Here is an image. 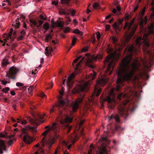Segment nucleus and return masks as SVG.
<instances>
[{
    "mask_svg": "<svg viewBox=\"0 0 154 154\" xmlns=\"http://www.w3.org/2000/svg\"><path fill=\"white\" fill-rule=\"evenodd\" d=\"M151 48L148 35L145 34L143 37L137 38L135 45L133 44L125 50V52L127 50L130 54L122 60L121 67L117 71L119 77L117 80L115 89L118 92H122L117 96L121 103L118 105L117 109L119 114L124 118L128 115V109L125 106L129 102L134 91L133 88L129 86L122 88V81H130L134 71L141 72L144 68L147 67L148 63L153 61L154 53L151 51Z\"/></svg>",
    "mask_w": 154,
    "mask_h": 154,
    "instance_id": "f257e3e1",
    "label": "nucleus"
},
{
    "mask_svg": "<svg viewBox=\"0 0 154 154\" xmlns=\"http://www.w3.org/2000/svg\"><path fill=\"white\" fill-rule=\"evenodd\" d=\"M89 83L87 82L82 81V82L79 85L77 88L75 92L79 94L80 97L78 98L75 102H72L70 104L69 103L68 100L66 99H62L60 100L56 104V106L58 108L59 111V116L60 118L59 119V123L56 124L53 123L52 126L50 127L49 126H46L45 128H48L47 130L49 131H53L56 134H57L60 130L66 129L67 133H68L71 129L72 126L70 125L68 123L72 122V118L68 116H65V119L62 118L63 112L62 111L65 110L66 108L69 107L68 105H70V107L72 111L75 112L76 111L80 104L82 103L83 99L85 97V93L88 91L89 88Z\"/></svg>",
    "mask_w": 154,
    "mask_h": 154,
    "instance_id": "f03ea898",
    "label": "nucleus"
},
{
    "mask_svg": "<svg viewBox=\"0 0 154 154\" xmlns=\"http://www.w3.org/2000/svg\"><path fill=\"white\" fill-rule=\"evenodd\" d=\"M85 57H82L79 62L76 64L77 67H75V69H78V67L80 66L83 61L85 62V64L87 66L93 68L94 67V66L93 63V60H95L97 59H100L101 57L102 56L100 55H97L91 57L89 54H85Z\"/></svg>",
    "mask_w": 154,
    "mask_h": 154,
    "instance_id": "7ed1b4c3",
    "label": "nucleus"
},
{
    "mask_svg": "<svg viewBox=\"0 0 154 154\" xmlns=\"http://www.w3.org/2000/svg\"><path fill=\"white\" fill-rule=\"evenodd\" d=\"M32 115L33 118H31L30 116L27 117L28 120L32 124L37 126L40 124V122L43 123L44 122V120H41L43 118L45 114L42 115L39 112H37L36 113H32Z\"/></svg>",
    "mask_w": 154,
    "mask_h": 154,
    "instance_id": "20e7f679",
    "label": "nucleus"
},
{
    "mask_svg": "<svg viewBox=\"0 0 154 154\" xmlns=\"http://www.w3.org/2000/svg\"><path fill=\"white\" fill-rule=\"evenodd\" d=\"M48 132V130H46L44 131L42 134L43 136H44L41 141V142L42 143V145L43 146H44L45 144H47L49 146L48 147H51L54 144L55 140L57 139L59 136V135L56 134L54 137L51 136L48 137L46 139L45 136L47 134Z\"/></svg>",
    "mask_w": 154,
    "mask_h": 154,
    "instance_id": "39448f33",
    "label": "nucleus"
},
{
    "mask_svg": "<svg viewBox=\"0 0 154 154\" xmlns=\"http://www.w3.org/2000/svg\"><path fill=\"white\" fill-rule=\"evenodd\" d=\"M28 130L35 132V130L34 127H31L29 125L26 126L25 128H22L21 130L22 133L25 134L23 137V141L28 144H29L31 142V139L27 134V131Z\"/></svg>",
    "mask_w": 154,
    "mask_h": 154,
    "instance_id": "423d86ee",
    "label": "nucleus"
},
{
    "mask_svg": "<svg viewBox=\"0 0 154 154\" xmlns=\"http://www.w3.org/2000/svg\"><path fill=\"white\" fill-rule=\"evenodd\" d=\"M135 20V18H134L130 23L126 22L124 27V29L128 28V30L130 31V35L131 37L134 34L138 27L137 25L134 24Z\"/></svg>",
    "mask_w": 154,
    "mask_h": 154,
    "instance_id": "0eeeda50",
    "label": "nucleus"
},
{
    "mask_svg": "<svg viewBox=\"0 0 154 154\" xmlns=\"http://www.w3.org/2000/svg\"><path fill=\"white\" fill-rule=\"evenodd\" d=\"M19 71L18 68L16 67L12 66L10 68L8 72H7L6 76L9 79H15L16 75Z\"/></svg>",
    "mask_w": 154,
    "mask_h": 154,
    "instance_id": "6e6552de",
    "label": "nucleus"
},
{
    "mask_svg": "<svg viewBox=\"0 0 154 154\" xmlns=\"http://www.w3.org/2000/svg\"><path fill=\"white\" fill-rule=\"evenodd\" d=\"M146 8L144 7L139 13L141 16L140 25L141 28L143 27V26L147 23V18L146 16L145 17L144 19L142 18L144 14Z\"/></svg>",
    "mask_w": 154,
    "mask_h": 154,
    "instance_id": "1a4fd4ad",
    "label": "nucleus"
},
{
    "mask_svg": "<svg viewBox=\"0 0 154 154\" xmlns=\"http://www.w3.org/2000/svg\"><path fill=\"white\" fill-rule=\"evenodd\" d=\"M113 60L110 57H107L104 62V65L107 66L106 72L110 71L111 67L113 64Z\"/></svg>",
    "mask_w": 154,
    "mask_h": 154,
    "instance_id": "9d476101",
    "label": "nucleus"
},
{
    "mask_svg": "<svg viewBox=\"0 0 154 154\" xmlns=\"http://www.w3.org/2000/svg\"><path fill=\"white\" fill-rule=\"evenodd\" d=\"M102 91L101 88L99 87L95 86L94 91L91 96V97L92 99H94L95 97H97L100 94Z\"/></svg>",
    "mask_w": 154,
    "mask_h": 154,
    "instance_id": "9b49d317",
    "label": "nucleus"
},
{
    "mask_svg": "<svg viewBox=\"0 0 154 154\" xmlns=\"http://www.w3.org/2000/svg\"><path fill=\"white\" fill-rule=\"evenodd\" d=\"M75 75L74 73H72L68 77V80L66 81V84L67 87H69V88H71L73 84V80L74 79Z\"/></svg>",
    "mask_w": 154,
    "mask_h": 154,
    "instance_id": "f8f14e48",
    "label": "nucleus"
},
{
    "mask_svg": "<svg viewBox=\"0 0 154 154\" xmlns=\"http://www.w3.org/2000/svg\"><path fill=\"white\" fill-rule=\"evenodd\" d=\"M111 123H110L109 124L107 125V128H109L110 129H111L112 132H114L116 131H123V129L120 126H117L114 125L113 128H112L111 125Z\"/></svg>",
    "mask_w": 154,
    "mask_h": 154,
    "instance_id": "ddd939ff",
    "label": "nucleus"
},
{
    "mask_svg": "<svg viewBox=\"0 0 154 154\" xmlns=\"http://www.w3.org/2000/svg\"><path fill=\"white\" fill-rule=\"evenodd\" d=\"M30 22L31 23H32V25L37 27L38 29L39 27H41V26L43 23V22L42 20H39L38 21V23L36 20L33 19H30Z\"/></svg>",
    "mask_w": 154,
    "mask_h": 154,
    "instance_id": "4468645a",
    "label": "nucleus"
},
{
    "mask_svg": "<svg viewBox=\"0 0 154 154\" xmlns=\"http://www.w3.org/2000/svg\"><path fill=\"white\" fill-rule=\"evenodd\" d=\"M78 138L77 135L76 134H73L69 136L68 141L69 143L74 144Z\"/></svg>",
    "mask_w": 154,
    "mask_h": 154,
    "instance_id": "2eb2a0df",
    "label": "nucleus"
},
{
    "mask_svg": "<svg viewBox=\"0 0 154 154\" xmlns=\"http://www.w3.org/2000/svg\"><path fill=\"white\" fill-rule=\"evenodd\" d=\"M114 119L117 122H119L120 121L119 116L117 115H115V116L112 115L109 116L108 118V121L109 122H110Z\"/></svg>",
    "mask_w": 154,
    "mask_h": 154,
    "instance_id": "dca6fc26",
    "label": "nucleus"
},
{
    "mask_svg": "<svg viewBox=\"0 0 154 154\" xmlns=\"http://www.w3.org/2000/svg\"><path fill=\"white\" fill-rule=\"evenodd\" d=\"M107 81L104 78H102L98 81L97 83L100 86H103L107 83Z\"/></svg>",
    "mask_w": 154,
    "mask_h": 154,
    "instance_id": "f3484780",
    "label": "nucleus"
},
{
    "mask_svg": "<svg viewBox=\"0 0 154 154\" xmlns=\"http://www.w3.org/2000/svg\"><path fill=\"white\" fill-rule=\"evenodd\" d=\"M6 147L4 141L1 140H0V153H2V149L5 150Z\"/></svg>",
    "mask_w": 154,
    "mask_h": 154,
    "instance_id": "a211bd4d",
    "label": "nucleus"
},
{
    "mask_svg": "<svg viewBox=\"0 0 154 154\" xmlns=\"http://www.w3.org/2000/svg\"><path fill=\"white\" fill-rule=\"evenodd\" d=\"M19 18H17L16 20L14 23H13L12 24V26L15 29H17L19 27L20 23L19 21Z\"/></svg>",
    "mask_w": 154,
    "mask_h": 154,
    "instance_id": "6ab92c4d",
    "label": "nucleus"
},
{
    "mask_svg": "<svg viewBox=\"0 0 154 154\" xmlns=\"http://www.w3.org/2000/svg\"><path fill=\"white\" fill-rule=\"evenodd\" d=\"M53 51L52 48H49L48 49V47H47L45 49V54L47 56L50 55L51 54V52Z\"/></svg>",
    "mask_w": 154,
    "mask_h": 154,
    "instance_id": "aec40b11",
    "label": "nucleus"
},
{
    "mask_svg": "<svg viewBox=\"0 0 154 154\" xmlns=\"http://www.w3.org/2000/svg\"><path fill=\"white\" fill-rule=\"evenodd\" d=\"M17 122L18 123H20L22 125H26L27 123L26 120L24 119H23L21 118L20 117L17 118Z\"/></svg>",
    "mask_w": 154,
    "mask_h": 154,
    "instance_id": "412c9836",
    "label": "nucleus"
},
{
    "mask_svg": "<svg viewBox=\"0 0 154 154\" xmlns=\"http://www.w3.org/2000/svg\"><path fill=\"white\" fill-rule=\"evenodd\" d=\"M59 13L60 14H63L67 16L69 15V13L67 12V10L65 11V9L63 8L60 9L59 11Z\"/></svg>",
    "mask_w": 154,
    "mask_h": 154,
    "instance_id": "4be33fe9",
    "label": "nucleus"
},
{
    "mask_svg": "<svg viewBox=\"0 0 154 154\" xmlns=\"http://www.w3.org/2000/svg\"><path fill=\"white\" fill-rule=\"evenodd\" d=\"M97 73L94 72H93L92 73H91L88 76V78L89 80H94L96 76Z\"/></svg>",
    "mask_w": 154,
    "mask_h": 154,
    "instance_id": "5701e85b",
    "label": "nucleus"
},
{
    "mask_svg": "<svg viewBox=\"0 0 154 154\" xmlns=\"http://www.w3.org/2000/svg\"><path fill=\"white\" fill-rule=\"evenodd\" d=\"M121 8L120 6H117L116 7V8H114L112 11V12L114 14H116L119 15V14L120 12H117V10L119 12L121 11Z\"/></svg>",
    "mask_w": 154,
    "mask_h": 154,
    "instance_id": "b1692460",
    "label": "nucleus"
},
{
    "mask_svg": "<svg viewBox=\"0 0 154 154\" xmlns=\"http://www.w3.org/2000/svg\"><path fill=\"white\" fill-rule=\"evenodd\" d=\"M149 30L151 34L153 33V29H154V24L153 23L151 24L148 27Z\"/></svg>",
    "mask_w": 154,
    "mask_h": 154,
    "instance_id": "393cba45",
    "label": "nucleus"
},
{
    "mask_svg": "<svg viewBox=\"0 0 154 154\" xmlns=\"http://www.w3.org/2000/svg\"><path fill=\"white\" fill-rule=\"evenodd\" d=\"M107 154V151L105 147L102 148L100 151V154Z\"/></svg>",
    "mask_w": 154,
    "mask_h": 154,
    "instance_id": "a878e982",
    "label": "nucleus"
},
{
    "mask_svg": "<svg viewBox=\"0 0 154 154\" xmlns=\"http://www.w3.org/2000/svg\"><path fill=\"white\" fill-rule=\"evenodd\" d=\"M60 1L62 4H65L68 6L69 5V2L71 0H60Z\"/></svg>",
    "mask_w": 154,
    "mask_h": 154,
    "instance_id": "bb28decb",
    "label": "nucleus"
},
{
    "mask_svg": "<svg viewBox=\"0 0 154 154\" xmlns=\"http://www.w3.org/2000/svg\"><path fill=\"white\" fill-rule=\"evenodd\" d=\"M35 154H45L44 153V150L42 149V148H40L39 149L36 151Z\"/></svg>",
    "mask_w": 154,
    "mask_h": 154,
    "instance_id": "cd10ccee",
    "label": "nucleus"
},
{
    "mask_svg": "<svg viewBox=\"0 0 154 154\" xmlns=\"http://www.w3.org/2000/svg\"><path fill=\"white\" fill-rule=\"evenodd\" d=\"M51 38L52 36L50 34H47L46 35L45 39L47 42H48L49 39H51Z\"/></svg>",
    "mask_w": 154,
    "mask_h": 154,
    "instance_id": "c85d7f7f",
    "label": "nucleus"
},
{
    "mask_svg": "<svg viewBox=\"0 0 154 154\" xmlns=\"http://www.w3.org/2000/svg\"><path fill=\"white\" fill-rule=\"evenodd\" d=\"M49 28V24L48 23H46L43 25V28L46 30H48Z\"/></svg>",
    "mask_w": 154,
    "mask_h": 154,
    "instance_id": "c756f323",
    "label": "nucleus"
},
{
    "mask_svg": "<svg viewBox=\"0 0 154 154\" xmlns=\"http://www.w3.org/2000/svg\"><path fill=\"white\" fill-rule=\"evenodd\" d=\"M73 32L75 34H78L81 35H83V33L78 29H75L73 31Z\"/></svg>",
    "mask_w": 154,
    "mask_h": 154,
    "instance_id": "7c9ffc66",
    "label": "nucleus"
},
{
    "mask_svg": "<svg viewBox=\"0 0 154 154\" xmlns=\"http://www.w3.org/2000/svg\"><path fill=\"white\" fill-rule=\"evenodd\" d=\"M67 12L69 13H71L72 16H74L75 15V11L74 10H71L70 9H68L67 10Z\"/></svg>",
    "mask_w": 154,
    "mask_h": 154,
    "instance_id": "2f4dec72",
    "label": "nucleus"
},
{
    "mask_svg": "<svg viewBox=\"0 0 154 154\" xmlns=\"http://www.w3.org/2000/svg\"><path fill=\"white\" fill-rule=\"evenodd\" d=\"M8 63L6 59L4 60L2 62V65L3 66H6Z\"/></svg>",
    "mask_w": 154,
    "mask_h": 154,
    "instance_id": "473e14b6",
    "label": "nucleus"
},
{
    "mask_svg": "<svg viewBox=\"0 0 154 154\" xmlns=\"http://www.w3.org/2000/svg\"><path fill=\"white\" fill-rule=\"evenodd\" d=\"M112 26L113 27L116 29H119L120 27L119 25L116 22H115Z\"/></svg>",
    "mask_w": 154,
    "mask_h": 154,
    "instance_id": "72a5a7b5",
    "label": "nucleus"
},
{
    "mask_svg": "<svg viewBox=\"0 0 154 154\" xmlns=\"http://www.w3.org/2000/svg\"><path fill=\"white\" fill-rule=\"evenodd\" d=\"M90 149L88 150V154H92V150L94 148V146L93 144H91L90 145Z\"/></svg>",
    "mask_w": 154,
    "mask_h": 154,
    "instance_id": "f704fd0d",
    "label": "nucleus"
},
{
    "mask_svg": "<svg viewBox=\"0 0 154 154\" xmlns=\"http://www.w3.org/2000/svg\"><path fill=\"white\" fill-rule=\"evenodd\" d=\"M107 100L109 103H111L112 102H114V100L112 99L109 96L107 97Z\"/></svg>",
    "mask_w": 154,
    "mask_h": 154,
    "instance_id": "c9c22d12",
    "label": "nucleus"
},
{
    "mask_svg": "<svg viewBox=\"0 0 154 154\" xmlns=\"http://www.w3.org/2000/svg\"><path fill=\"white\" fill-rule=\"evenodd\" d=\"M14 30L13 28H11L10 29V32H9L8 35V38H10V39L11 38V36Z\"/></svg>",
    "mask_w": 154,
    "mask_h": 154,
    "instance_id": "e433bc0d",
    "label": "nucleus"
},
{
    "mask_svg": "<svg viewBox=\"0 0 154 154\" xmlns=\"http://www.w3.org/2000/svg\"><path fill=\"white\" fill-rule=\"evenodd\" d=\"M112 41L113 44H115V45L117 44L116 43L118 41V39L117 38H116L115 37H113L112 38Z\"/></svg>",
    "mask_w": 154,
    "mask_h": 154,
    "instance_id": "4c0bfd02",
    "label": "nucleus"
},
{
    "mask_svg": "<svg viewBox=\"0 0 154 154\" xmlns=\"http://www.w3.org/2000/svg\"><path fill=\"white\" fill-rule=\"evenodd\" d=\"M93 8L94 9H99L100 5L97 3H95L93 5Z\"/></svg>",
    "mask_w": 154,
    "mask_h": 154,
    "instance_id": "58836bf2",
    "label": "nucleus"
},
{
    "mask_svg": "<svg viewBox=\"0 0 154 154\" xmlns=\"http://www.w3.org/2000/svg\"><path fill=\"white\" fill-rule=\"evenodd\" d=\"M34 88V86H31V87L30 86L29 88H28V90L30 94H31L32 93V92L33 91Z\"/></svg>",
    "mask_w": 154,
    "mask_h": 154,
    "instance_id": "ea45409f",
    "label": "nucleus"
},
{
    "mask_svg": "<svg viewBox=\"0 0 154 154\" xmlns=\"http://www.w3.org/2000/svg\"><path fill=\"white\" fill-rule=\"evenodd\" d=\"M10 88L9 87H6L5 88H3L2 90V91L5 93H7L9 90Z\"/></svg>",
    "mask_w": 154,
    "mask_h": 154,
    "instance_id": "a19ab883",
    "label": "nucleus"
},
{
    "mask_svg": "<svg viewBox=\"0 0 154 154\" xmlns=\"http://www.w3.org/2000/svg\"><path fill=\"white\" fill-rule=\"evenodd\" d=\"M77 38H76L74 37L72 39V42L71 44V45L72 46H73L75 45L76 41V40Z\"/></svg>",
    "mask_w": 154,
    "mask_h": 154,
    "instance_id": "79ce46f5",
    "label": "nucleus"
},
{
    "mask_svg": "<svg viewBox=\"0 0 154 154\" xmlns=\"http://www.w3.org/2000/svg\"><path fill=\"white\" fill-rule=\"evenodd\" d=\"M82 56H79V57H78L76 59H75V60H74L73 62V65H74V64L75 63L78 61V60L79 59H80L81 58H82Z\"/></svg>",
    "mask_w": 154,
    "mask_h": 154,
    "instance_id": "37998d69",
    "label": "nucleus"
},
{
    "mask_svg": "<svg viewBox=\"0 0 154 154\" xmlns=\"http://www.w3.org/2000/svg\"><path fill=\"white\" fill-rule=\"evenodd\" d=\"M101 140L103 141H108L107 137L106 136H105L101 137Z\"/></svg>",
    "mask_w": 154,
    "mask_h": 154,
    "instance_id": "c03bdc74",
    "label": "nucleus"
},
{
    "mask_svg": "<svg viewBox=\"0 0 154 154\" xmlns=\"http://www.w3.org/2000/svg\"><path fill=\"white\" fill-rule=\"evenodd\" d=\"M55 25H57L59 27H62L63 26L62 23L61 22H59L58 23H56Z\"/></svg>",
    "mask_w": 154,
    "mask_h": 154,
    "instance_id": "a18cd8bd",
    "label": "nucleus"
},
{
    "mask_svg": "<svg viewBox=\"0 0 154 154\" xmlns=\"http://www.w3.org/2000/svg\"><path fill=\"white\" fill-rule=\"evenodd\" d=\"M3 2H6L7 3L8 5V6H11V3L9 0H6Z\"/></svg>",
    "mask_w": 154,
    "mask_h": 154,
    "instance_id": "49530a36",
    "label": "nucleus"
},
{
    "mask_svg": "<svg viewBox=\"0 0 154 154\" xmlns=\"http://www.w3.org/2000/svg\"><path fill=\"white\" fill-rule=\"evenodd\" d=\"M20 33L21 35H23V36H24V35H25L26 32L25 31L24 29H22L21 31L20 32Z\"/></svg>",
    "mask_w": 154,
    "mask_h": 154,
    "instance_id": "de8ad7c7",
    "label": "nucleus"
},
{
    "mask_svg": "<svg viewBox=\"0 0 154 154\" xmlns=\"http://www.w3.org/2000/svg\"><path fill=\"white\" fill-rule=\"evenodd\" d=\"M124 20L123 19H119L118 20V22H119V25H122V22H123Z\"/></svg>",
    "mask_w": 154,
    "mask_h": 154,
    "instance_id": "09e8293b",
    "label": "nucleus"
},
{
    "mask_svg": "<svg viewBox=\"0 0 154 154\" xmlns=\"http://www.w3.org/2000/svg\"><path fill=\"white\" fill-rule=\"evenodd\" d=\"M24 36L21 35L19 36L17 38V40L18 41H21L23 40Z\"/></svg>",
    "mask_w": 154,
    "mask_h": 154,
    "instance_id": "8fccbe9b",
    "label": "nucleus"
},
{
    "mask_svg": "<svg viewBox=\"0 0 154 154\" xmlns=\"http://www.w3.org/2000/svg\"><path fill=\"white\" fill-rule=\"evenodd\" d=\"M16 85L18 87H21L23 86V84L20 82H17L16 84Z\"/></svg>",
    "mask_w": 154,
    "mask_h": 154,
    "instance_id": "3c124183",
    "label": "nucleus"
},
{
    "mask_svg": "<svg viewBox=\"0 0 154 154\" xmlns=\"http://www.w3.org/2000/svg\"><path fill=\"white\" fill-rule=\"evenodd\" d=\"M97 40H99L100 38L101 37V35L100 32H98V33L97 34Z\"/></svg>",
    "mask_w": 154,
    "mask_h": 154,
    "instance_id": "603ef678",
    "label": "nucleus"
},
{
    "mask_svg": "<svg viewBox=\"0 0 154 154\" xmlns=\"http://www.w3.org/2000/svg\"><path fill=\"white\" fill-rule=\"evenodd\" d=\"M130 16L128 14H126L125 16V19L127 20H129Z\"/></svg>",
    "mask_w": 154,
    "mask_h": 154,
    "instance_id": "864d4df0",
    "label": "nucleus"
},
{
    "mask_svg": "<svg viewBox=\"0 0 154 154\" xmlns=\"http://www.w3.org/2000/svg\"><path fill=\"white\" fill-rule=\"evenodd\" d=\"M53 86V84L52 82H51V83L49 84V86L48 87L47 89H49L50 88H51Z\"/></svg>",
    "mask_w": 154,
    "mask_h": 154,
    "instance_id": "5fc2aeb1",
    "label": "nucleus"
},
{
    "mask_svg": "<svg viewBox=\"0 0 154 154\" xmlns=\"http://www.w3.org/2000/svg\"><path fill=\"white\" fill-rule=\"evenodd\" d=\"M13 143V140H9L8 141V144L9 146H11Z\"/></svg>",
    "mask_w": 154,
    "mask_h": 154,
    "instance_id": "6e6d98bb",
    "label": "nucleus"
},
{
    "mask_svg": "<svg viewBox=\"0 0 154 154\" xmlns=\"http://www.w3.org/2000/svg\"><path fill=\"white\" fill-rule=\"evenodd\" d=\"M85 120H84V119H82L80 121V122L79 123V124H80V126H81L85 122Z\"/></svg>",
    "mask_w": 154,
    "mask_h": 154,
    "instance_id": "4d7b16f0",
    "label": "nucleus"
},
{
    "mask_svg": "<svg viewBox=\"0 0 154 154\" xmlns=\"http://www.w3.org/2000/svg\"><path fill=\"white\" fill-rule=\"evenodd\" d=\"M51 23H52V24L53 25L52 27H54V25H55L56 24V23H55L54 22V20L53 19H52V20H51Z\"/></svg>",
    "mask_w": 154,
    "mask_h": 154,
    "instance_id": "13d9d810",
    "label": "nucleus"
},
{
    "mask_svg": "<svg viewBox=\"0 0 154 154\" xmlns=\"http://www.w3.org/2000/svg\"><path fill=\"white\" fill-rule=\"evenodd\" d=\"M1 82L2 84L4 85H5L7 83V82L6 81L2 80Z\"/></svg>",
    "mask_w": 154,
    "mask_h": 154,
    "instance_id": "bf43d9fd",
    "label": "nucleus"
},
{
    "mask_svg": "<svg viewBox=\"0 0 154 154\" xmlns=\"http://www.w3.org/2000/svg\"><path fill=\"white\" fill-rule=\"evenodd\" d=\"M40 19L42 20H46V19L42 15H40Z\"/></svg>",
    "mask_w": 154,
    "mask_h": 154,
    "instance_id": "052dcab7",
    "label": "nucleus"
},
{
    "mask_svg": "<svg viewBox=\"0 0 154 154\" xmlns=\"http://www.w3.org/2000/svg\"><path fill=\"white\" fill-rule=\"evenodd\" d=\"M88 48L87 47L84 48L82 50V52H85L87 51Z\"/></svg>",
    "mask_w": 154,
    "mask_h": 154,
    "instance_id": "680f3d73",
    "label": "nucleus"
},
{
    "mask_svg": "<svg viewBox=\"0 0 154 154\" xmlns=\"http://www.w3.org/2000/svg\"><path fill=\"white\" fill-rule=\"evenodd\" d=\"M55 106H53V107L52 108H51L50 110V113H51L52 112H53L54 110V108Z\"/></svg>",
    "mask_w": 154,
    "mask_h": 154,
    "instance_id": "e2e57ef3",
    "label": "nucleus"
},
{
    "mask_svg": "<svg viewBox=\"0 0 154 154\" xmlns=\"http://www.w3.org/2000/svg\"><path fill=\"white\" fill-rule=\"evenodd\" d=\"M52 4L55 5H58V2L55 1H52Z\"/></svg>",
    "mask_w": 154,
    "mask_h": 154,
    "instance_id": "0e129e2a",
    "label": "nucleus"
},
{
    "mask_svg": "<svg viewBox=\"0 0 154 154\" xmlns=\"http://www.w3.org/2000/svg\"><path fill=\"white\" fill-rule=\"evenodd\" d=\"M152 2L151 3V5L153 8V10H154V0H152Z\"/></svg>",
    "mask_w": 154,
    "mask_h": 154,
    "instance_id": "69168bd1",
    "label": "nucleus"
},
{
    "mask_svg": "<svg viewBox=\"0 0 154 154\" xmlns=\"http://www.w3.org/2000/svg\"><path fill=\"white\" fill-rule=\"evenodd\" d=\"M11 94L12 95H14L15 94V93L14 91H11L10 92Z\"/></svg>",
    "mask_w": 154,
    "mask_h": 154,
    "instance_id": "338daca9",
    "label": "nucleus"
},
{
    "mask_svg": "<svg viewBox=\"0 0 154 154\" xmlns=\"http://www.w3.org/2000/svg\"><path fill=\"white\" fill-rule=\"evenodd\" d=\"M110 26L109 25H107L106 26V28L107 30L109 29H110Z\"/></svg>",
    "mask_w": 154,
    "mask_h": 154,
    "instance_id": "774afa93",
    "label": "nucleus"
}]
</instances>
